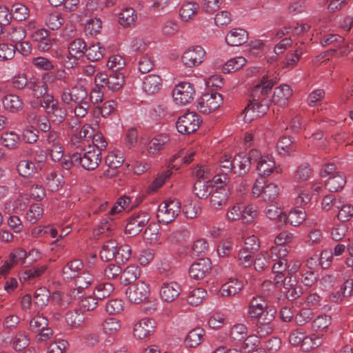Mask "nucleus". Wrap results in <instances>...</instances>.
<instances>
[{
    "instance_id": "8fccbe9b",
    "label": "nucleus",
    "mask_w": 353,
    "mask_h": 353,
    "mask_svg": "<svg viewBox=\"0 0 353 353\" xmlns=\"http://www.w3.org/2000/svg\"><path fill=\"white\" fill-rule=\"evenodd\" d=\"M1 141L5 147L9 149H15L20 143V138L14 132H6L1 136Z\"/></svg>"
},
{
    "instance_id": "ea45409f",
    "label": "nucleus",
    "mask_w": 353,
    "mask_h": 353,
    "mask_svg": "<svg viewBox=\"0 0 353 353\" xmlns=\"http://www.w3.org/2000/svg\"><path fill=\"white\" fill-rule=\"evenodd\" d=\"M204 333V330L200 327L190 330L185 339L186 345L190 347H195L199 345L202 341Z\"/></svg>"
},
{
    "instance_id": "864d4df0",
    "label": "nucleus",
    "mask_w": 353,
    "mask_h": 353,
    "mask_svg": "<svg viewBox=\"0 0 353 353\" xmlns=\"http://www.w3.org/2000/svg\"><path fill=\"white\" fill-rule=\"evenodd\" d=\"M150 219L149 214L146 212L138 214L134 212V233H140L143 227L146 225Z\"/></svg>"
},
{
    "instance_id": "2eb2a0df",
    "label": "nucleus",
    "mask_w": 353,
    "mask_h": 353,
    "mask_svg": "<svg viewBox=\"0 0 353 353\" xmlns=\"http://www.w3.org/2000/svg\"><path fill=\"white\" fill-rule=\"evenodd\" d=\"M210 269V260L209 259H200L192 264L189 269V275L194 280H201L205 276Z\"/></svg>"
},
{
    "instance_id": "7ed1b4c3",
    "label": "nucleus",
    "mask_w": 353,
    "mask_h": 353,
    "mask_svg": "<svg viewBox=\"0 0 353 353\" xmlns=\"http://www.w3.org/2000/svg\"><path fill=\"white\" fill-rule=\"evenodd\" d=\"M181 203L176 199H169L161 203L158 210L157 218L159 222L168 224L177 217L181 212Z\"/></svg>"
},
{
    "instance_id": "79ce46f5",
    "label": "nucleus",
    "mask_w": 353,
    "mask_h": 353,
    "mask_svg": "<svg viewBox=\"0 0 353 353\" xmlns=\"http://www.w3.org/2000/svg\"><path fill=\"white\" fill-rule=\"evenodd\" d=\"M201 205L199 201H188L183 207V212L186 218L194 219L201 212Z\"/></svg>"
},
{
    "instance_id": "4c0bfd02",
    "label": "nucleus",
    "mask_w": 353,
    "mask_h": 353,
    "mask_svg": "<svg viewBox=\"0 0 353 353\" xmlns=\"http://www.w3.org/2000/svg\"><path fill=\"white\" fill-rule=\"evenodd\" d=\"M243 288L241 281L230 279L221 288V294L223 296H230L238 293Z\"/></svg>"
},
{
    "instance_id": "6e6552de",
    "label": "nucleus",
    "mask_w": 353,
    "mask_h": 353,
    "mask_svg": "<svg viewBox=\"0 0 353 353\" xmlns=\"http://www.w3.org/2000/svg\"><path fill=\"white\" fill-rule=\"evenodd\" d=\"M259 152L256 150H252L250 152V156L239 154L232 158L233 172L238 176L245 174L250 170L251 160H258Z\"/></svg>"
},
{
    "instance_id": "774afa93",
    "label": "nucleus",
    "mask_w": 353,
    "mask_h": 353,
    "mask_svg": "<svg viewBox=\"0 0 353 353\" xmlns=\"http://www.w3.org/2000/svg\"><path fill=\"white\" fill-rule=\"evenodd\" d=\"M279 189L276 184L269 183L264 186L263 189L262 199L265 201H273L278 196Z\"/></svg>"
},
{
    "instance_id": "f257e3e1",
    "label": "nucleus",
    "mask_w": 353,
    "mask_h": 353,
    "mask_svg": "<svg viewBox=\"0 0 353 353\" xmlns=\"http://www.w3.org/2000/svg\"><path fill=\"white\" fill-rule=\"evenodd\" d=\"M71 163L80 165L84 170H95L100 164L102 153L94 146H88L81 152H74L70 157Z\"/></svg>"
},
{
    "instance_id": "680f3d73",
    "label": "nucleus",
    "mask_w": 353,
    "mask_h": 353,
    "mask_svg": "<svg viewBox=\"0 0 353 353\" xmlns=\"http://www.w3.org/2000/svg\"><path fill=\"white\" fill-rule=\"evenodd\" d=\"M39 130L33 126H26L23 130L22 138L23 140L30 144L36 143L39 139Z\"/></svg>"
},
{
    "instance_id": "a878e982",
    "label": "nucleus",
    "mask_w": 353,
    "mask_h": 353,
    "mask_svg": "<svg viewBox=\"0 0 353 353\" xmlns=\"http://www.w3.org/2000/svg\"><path fill=\"white\" fill-rule=\"evenodd\" d=\"M264 299L261 296L253 297L248 307V315L250 319H255L265 310L269 309Z\"/></svg>"
},
{
    "instance_id": "603ef678",
    "label": "nucleus",
    "mask_w": 353,
    "mask_h": 353,
    "mask_svg": "<svg viewBox=\"0 0 353 353\" xmlns=\"http://www.w3.org/2000/svg\"><path fill=\"white\" fill-rule=\"evenodd\" d=\"M207 292L203 288H195L189 292L187 297L188 303L191 305H199L206 296Z\"/></svg>"
},
{
    "instance_id": "5701e85b",
    "label": "nucleus",
    "mask_w": 353,
    "mask_h": 353,
    "mask_svg": "<svg viewBox=\"0 0 353 353\" xmlns=\"http://www.w3.org/2000/svg\"><path fill=\"white\" fill-rule=\"evenodd\" d=\"M294 140L291 137L283 136L277 142V150L283 156H294L297 152V148L294 144Z\"/></svg>"
},
{
    "instance_id": "de8ad7c7",
    "label": "nucleus",
    "mask_w": 353,
    "mask_h": 353,
    "mask_svg": "<svg viewBox=\"0 0 353 353\" xmlns=\"http://www.w3.org/2000/svg\"><path fill=\"white\" fill-rule=\"evenodd\" d=\"M103 51L99 43H92L85 49V54L89 61L94 62L103 57Z\"/></svg>"
},
{
    "instance_id": "b1692460",
    "label": "nucleus",
    "mask_w": 353,
    "mask_h": 353,
    "mask_svg": "<svg viewBox=\"0 0 353 353\" xmlns=\"http://www.w3.org/2000/svg\"><path fill=\"white\" fill-rule=\"evenodd\" d=\"M292 95V90L289 85L286 84L281 85L274 89L272 103L283 106L285 105Z\"/></svg>"
},
{
    "instance_id": "f704fd0d",
    "label": "nucleus",
    "mask_w": 353,
    "mask_h": 353,
    "mask_svg": "<svg viewBox=\"0 0 353 353\" xmlns=\"http://www.w3.org/2000/svg\"><path fill=\"white\" fill-rule=\"evenodd\" d=\"M83 263L78 259L68 262L63 268V275L66 279L76 278L83 268Z\"/></svg>"
},
{
    "instance_id": "423d86ee",
    "label": "nucleus",
    "mask_w": 353,
    "mask_h": 353,
    "mask_svg": "<svg viewBox=\"0 0 353 353\" xmlns=\"http://www.w3.org/2000/svg\"><path fill=\"white\" fill-rule=\"evenodd\" d=\"M201 123L200 117L195 112H186L179 117L176 128L181 134H188L195 132Z\"/></svg>"
},
{
    "instance_id": "f3484780",
    "label": "nucleus",
    "mask_w": 353,
    "mask_h": 353,
    "mask_svg": "<svg viewBox=\"0 0 353 353\" xmlns=\"http://www.w3.org/2000/svg\"><path fill=\"white\" fill-rule=\"evenodd\" d=\"M320 43L323 46H332L331 52H336L337 49H339L340 54H343L350 50L348 47H345L343 45L344 39L339 34L325 35L321 39Z\"/></svg>"
},
{
    "instance_id": "f8f14e48",
    "label": "nucleus",
    "mask_w": 353,
    "mask_h": 353,
    "mask_svg": "<svg viewBox=\"0 0 353 353\" xmlns=\"http://www.w3.org/2000/svg\"><path fill=\"white\" fill-rule=\"evenodd\" d=\"M205 52L199 46L187 49L181 57L183 65L188 68H192L201 64L204 59Z\"/></svg>"
},
{
    "instance_id": "393cba45",
    "label": "nucleus",
    "mask_w": 353,
    "mask_h": 353,
    "mask_svg": "<svg viewBox=\"0 0 353 353\" xmlns=\"http://www.w3.org/2000/svg\"><path fill=\"white\" fill-rule=\"evenodd\" d=\"M3 108L11 113H17L22 110L23 107V100L16 94H7L2 99Z\"/></svg>"
},
{
    "instance_id": "338daca9",
    "label": "nucleus",
    "mask_w": 353,
    "mask_h": 353,
    "mask_svg": "<svg viewBox=\"0 0 353 353\" xmlns=\"http://www.w3.org/2000/svg\"><path fill=\"white\" fill-rule=\"evenodd\" d=\"M149 117L154 121L164 118L168 114L167 108L163 105H157L148 108Z\"/></svg>"
},
{
    "instance_id": "dca6fc26",
    "label": "nucleus",
    "mask_w": 353,
    "mask_h": 353,
    "mask_svg": "<svg viewBox=\"0 0 353 353\" xmlns=\"http://www.w3.org/2000/svg\"><path fill=\"white\" fill-rule=\"evenodd\" d=\"M230 192L224 187L214 188L210 194V205L214 209H221L226 205Z\"/></svg>"
},
{
    "instance_id": "9b49d317",
    "label": "nucleus",
    "mask_w": 353,
    "mask_h": 353,
    "mask_svg": "<svg viewBox=\"0 0 353 353\" xmlns=\"http://www.w3.org/2000/svg\"><path fill=\"white\" fill-rule=\"evenodd\" d=\"M293 234L288 231L280 232L275 238V246L271 248V256L273 261L278 259L279 256H285L288 252L285 244L292 241Z\"/></svg>"
},
{
    "instance_id": "c9c22d12",
    "label": "nucleus",
    "mask_w": 353,
    "mask_h": 353,
    "mask_svg": "<svg viewBox=\"0 0 353 353\" xmlns=\"http://www.w3.org/2000/svg\"><path fill=\"white\" fill-rule=\"evenodd\" d=\"M275 83V81L272 79H268V77L263 76L259 83L254 86L252 90V96L254 97L259 94L262 96L267 94L271 90Z\"/></svg>"
},
{
    "instance_id": "cd10ccee",
    "label": "nucleus",
    "mask_w": 353,
    "mask_h": 353,
    "mask_svg": "<svg viewBox=\"0 0 353 353\" xmlns=\"http://www.w3.org/2000/svg\"><path fill=\"white\" fill-rule=\"evenodd\" d=\"M346 183L344 173L336 172V174L330 176L325 182V188L330 192H337L342 189Z\"/></svg>"
},
{
    "instance_id": "72a5a7b5",
    "label": "nucleus",
    "mask_w": 353,
    "mask_h": 353,
    "mask_svg": "<svg viewBox=\"0 0 353 353\" xmlns=\"http://www.w3.org/2000/svg\"><path fill=\"white\" fill-rule=\"evenodd\" d=\"M306 213L303 209H294L288 214H284L283 221L292 226H298L305 219Z\"/></svg>"
},
{
    "instance_id": "69168bd1",
    "label": "nucleus",
    "mask_w": 353,
    "mask_h": 353,
    "mask_svg": "<svg viewBox=\"0 0 353 353\" xmlns=\"http://www.w3.org/2000/svg\"><path fill=\"white\" fill-rule=\"evenodd\" d=\"M103 330L107 334H114L121 328L120 321L113 317L106 319L102 324Z\"/></svg>"
},
{
    "instance_id": "c03bdc74",
    "label": "nucleus",
    "mask_w": 353,
    "mask_h": 353,
    "mask_svg": "<svg viewBox=\"0 0 353 353\" xmlns=\"http://www.w3.org/2000/svg\"><path fill=\"white\" fill-rule=\"evenodd\" d=\"M62 14L57 11L49 13L46 17V25L52 30L59 29L63 24Z\"/></svg>"
},
{
    "instance_id": "5fc2aeb1",
    "label": "nucleus",
    "mask_w": 353,
    "mask_h": 353,
    "mask_svg": "<svg viewBox=\"0 0 353 353\" xmlns=\"http://www.w3.org/2000/svg\"><path fill=\"white\" fill-rule=\"evenodd\" d=\"M276 310L274 308H269L265 310V312L261 314L255 319L252 323H257L261 325H273L272 322L275 319Z\"/></svg>"
},
{
    "instance_id": "39448f33",
    "label": "nucleus",
    "mask_w": 353,
    "mask_h": 353,
    "mask_svg": "<svg viewBox=\"0 0 353 353\" xmlns=\"http://www.w3.org/2000/svg\"><path fill=\"white\" fill-rule=\"evenodd\" d=\"M29 329L37 334V342L46 341L52 336V330L48 327V320L42 315H37L31 319Z\"/></svg>"
},
{
    "instance_id": "09e8293b",
    "label": "nucleus",
    "mask_w": 353,
    "mask_h": 353,
    "mask_svg": "<svg viewBox=\"0 0 353 353\" xmlns=\"http://www.w3.org/2000/svg\"><path fill=\"white\" fill-rule=\"evenodd\" d=\"M43 214V209L41 204L35 203L30 206L26 212V220L31 224H34L39 220Z\"/></svg>"
},
{
    "instance_id": "e433bc0d",
    "label": "nucleus",
    "mask_w": 353,
    "mask_h": 353,
    "mask_svg": "<svg viewBox=\"0 0 353 353\" xmlns=\"http://www.w3.org/2000/svg\"><path fill=\"white\" fill-rule=\"evenodd\" d=\"M86 44L82 39H75L70 42L68 46V53L70 56L79 59L85 54Z\"/></svg>"
},
{
    "instance_id": "a18cd8bd",
    "label": "nucleus",
    "mask_w": 353,
    "mask_h": 353,
    "mask_svg": "<svg viewBox=\"0 0 353 353\" xmlns=\"http://www.w3.org/2000/svg\"><path fill=\"white\" fill-rule=\"evenodd\" d=\"M30 344L28 334L24 331L19 332L12 339V347L15 351H22Z\"/></svg>"
},
{
    "instance_id": "bb28decb",
    "label": "nucleus",
    "mask_w": 353,
    "mask_h": 353,
    "mask_svg": "<svg viewBox=\"0 0 353 353\" xmlns=\"http://www.w3.org/2000/svg\"><path fill=\"white\" fill-rule=\"evenodd\" d=\"M219 172L223 175V179L219 177L216 181L226 184L228 181L227 175L233 172L232 157L229 154H224L219 161Z\"/></svg>"
},
{
    "instance_id": "0eeeda50",
    "label": "nucleus",
    "mask_w": 353,
    "mask_h": 353,
    "mask_svg": "<svg viewBox=\"0 0 353 353\" xmlns=\"http://www.w3.org/2000/svg\"><path fill=\"white\" fill-rule=\"evenodd\" d=\"M92 127L88 124L83 125L79 132L71 135L70 144L77 152H81L85 148L91 146L90 137L92 136Z\"/></svg>"
},
{
    "instance_id": "4d7b16f0",
    "label": "nucleus",
    "mask_w": 353,
    "mask_h": 353,
    "mask_svg": "<svg viewBox=\"0 0 353 353\" xmlns=\"http://www.w3.org/2000/svg\"><path fill=\"white\" fill-rule=\"evenodd\" d=\"M50 293L46 288H41L36 290L34 295V304L38 307H43L49 301Z\"/></svg>"
},
{
    "instance_id": "c756f323",
    "label": "nucleus",
    "mask_w": 353,
    "mask_h": 353,
    "mask_svg": "<svg viewBox=\"0 0 353 353\" xmlns=\"http://www.w3.org/2000/svg\"><path fill=\"white\" fill-rule=\"evenodd\" d=\"M52 108L48 110L47 114L53 123L60 124L63 123L68 114L65 107L57 103L56 105H52Z\"/></svg>"
},
{
    "instance_id": "4be33fe9",
    "label": "nucleus",
    "mask_w": 353,
    "mask_h": 353,
    "mask_svg": "<svg viewBox=\"0 0 353 353\" xmlns=\"http://www.w3.org/2000/svg\"><path fill=\"white\" fill-rule=\"evenodd\" d=\"M282 292L290 301L296 299L303 294L302 288L296 285L295 279L292 280L291 278H285L284 279Z\"/></svg>"
},
{
    "instance_id": "473e14b6",
    "label": "nucleus",
    "mask_w": 353,
    "mask_h": 353,
    "mask_svg": "<svg viewBox=\"0 0 353 353\" xmlns=\"http://www.w3.org/2000/svg\"><path fill=\"white\" fill-rule=\"evenodd\" d=\"M150 293L149 285L143 281L134 283V303L139 304L146 300Z\"/></svg>"
},
{
    "instance_id": "7c9ffc66",
    "label": "nucleus",
    "mask_w": 353,
    "mask_h": 353,
    "mask_svg": "<svg viewBox=\"0 0 353 353\" xmlns=\"http://www.w3.org/2000/svg\"><path fill=\"white\" fill-rule=\"evenodd\" d=\"M248 329L245 325L242 323H238L234 325L230 333V336L231 340L233 341H241L244 339L245 341L243 342L242 345L243 349H246L248 347V343L246 342L248 341Z\"/></svg>"
},
{
    "instance_id": "2f4dec72",
    "label": "nucleus",
    "mask_w": 353,
    "mask_h": 353,
    "mask_svg": "<svg viewBox=\"0 0 353 353\" xmlns=\"http://www.w3.org/2000/svg\"><path fill=\"white\" fill-rule=\"evenodd\" d=\"M199 9L198 3L193 1H186L181 4L179 15L182 21L192 20Z\"/></svg>"
},
{
    "instance_id": "4468645a",
    "label": "nucleus",
    "mask_w": 353,
    "mask_h": 353,
    "mask_svg": "<svg viewBox=\"0 0 353 353\" xmlns=\"http://www.w3.org/2000/svg\"><path fill=\"white\" fill-rule=\"evenodd\" d=\"M256 169L259 174L261 176H269L272 172L280 174L282 172V168L278 165L276 166L274 158L272 155L261 156L259 154Z\"/></svg>"
},
{
    "instance_id": "6ab92c4d",
    "label": "nucleus",
    "mask_w": 353,
    "mask_h": 353,
    "mask_svg": "<svg viewBox=\"0 0 353 353\" xmlns=\"http://www.w3.org/2000/svg\"><path fill=\"white\" fill-rule=\"evenodd\" d=\"M181 292V287L176 282L163 283L160 288L159 295L161 299L165 302H172Z\"/></svg>"
},
{
    "instance_id": "e2e57ef3",
    "label": "nucleus",
    "mask_w": 353,
    "mask_h": 353,
    "mask_svg": "<svg viewBox=\"0 0 353 353\" xmlns=\"http://www.w3.org/2000/svg\"><path fill=\"white\" fill-rule=\"evenodd\" d=\"M26 36V30L22 27L12 28L7 34L8 39L15 45L22 41Z\"/></svg>"
},
{
    "instance_id": "bf43d9fd",
    "label": "nucleus",
    "mask_w": 353,
    "mask_h": 353,
    "mask_svg": "<svg viewBox=\"0 0 353 353\" xmlns=\"http://www.w3.org/2000/svg\"><path fill=\"white\" fill-rule=\"evenodd\" d=\"M93 281V275L88 271H83L75 278V286L80 289H85Z\"/></svg>"
},
{
    "instance_id": "3c124183",
    "label": "nucleus",
    "mask_w": 353,
    "mask_h": 353,
    "mask_svg": "<svg viewBox=\"0 0 353 353\" xmlns=\"http://www.w3.org/2000/svg\"><path fill=\"white\" fill-rule=\"evenodd\" d=\"M270 261H274L271 256V250L270 252H262L255 259L254 268L256 271H262L268 266Z\"/></svg>"
},
{
    "instance_id": "1a4fd4ad",
    "label": "nucleus",
    "mask_w": 353,
    "mask_h": 353,
    "mask_svg": "<svg viewBox=\"0 0 353 353\" xmlns=\"http://www.w3.org/2000/svg\"><path fill=\"white\" fill-rule=\"evenodd\" d=\"M223 102L222 95L218 92L205 93L199 99L197 110L205 114H208L216 110Z\"/></svg>"
},
{
    "instance_id": "49530a36",
    "label": "nucleus",
    "mask_w": 353,
    "mask_h": 353,
    "mask_svg": "<svg viewBox=\"0 0 353 353\" xmlns=\"http://www.w3.org/2000/svg\"><path fill=\"white\" fill-rule=\"evenodd\" d=\"M322 343L321 337L316 335H306L305 334L302 343L300 345L301 348L304 352H309L312 349L319 347Z\"/></svg>"
},
{
    "instance_id": "c85d7f7f",
    "label": "nucleus",
    "mask_w": 353,
    "mask_h": 353,
    "mask_svg": "<svg viewBox=\"0 0 353 353\" xmlns=\"http://www.w3.org/2000/svg\"><path fill=\"white\" fill-rule=\"evenodd\" d=\"M214 187L210 180H196L193 187V192L199 199H205L210 195Z\"/></svg>"
},
{
    "instance_id": "a19ab883",
    "label": "nucleus",
    "mask_w": 353,
    "mask_h": 353,
    "mask_svg": "<svg viewBox=\"0 0 353 353\" xmlns=\"http://www.w3.org/2000/svg\"><path fill=\"white\" fill-rule=\"evenodd\" d=\"M117 243L115 241L110 239L106 241L102 246L100 252L103 261H108L116 257Z\"/></svg>"
},
{
    "instance_id": "37998d69",
    "label": "nucleus",
    "mask_w": 353,
    "mask_h": 353,
    "mask_svg": "<svg viewBox=\"0 0 353 353\" xmlns=\"http://www.w3.org/2000/svg\"><path fill=\"white\" fill-rule=\"evenodd\" d=\"M246 63V59L243 57H236L228 60L222 67V72L229 74L240 70Z\"/></svg>"
},
{
    "instance_id": "6e6d98bb",
    "label": "nucleus",
    "mask_w": 353,
    "mask_h": 353,
    "mask_svg": "<svg viewBox=\"0 0 353 353\" xmlns=\"http://www.w3.org/2000/svg\"><path fill=\"white\" fill-rule=\"evenodd\" d=\"M65 321L70 326L78 327L83 322L84 316L78 310H70L65 314Z\"/></svg>"
},
{
    "instance_id": "0e129e2a",
    "label": "nucleus",
    "mask_w": 353,
    "mask_h": 353,
    "mask_svg": "<svg viewBox=\"0 0 353 353\" xmlns=\"http://www.w3.org/2000/svg\"><path fill=\"white\" fill-rule=\"evenodd\" d=\"M95 289V296L99 300L108 297L114 291L113 285L110 283H99Z\"/></svg>"
},
{
    "instance_id": "412c9836",
    "label": "nucleus",
    "mask_w": 353,
    "mask_h": 353,
    "mask_svg": "<svg viewBox=\"0 0 353 353\" xmlns=\"http://www.w3.org/2000/svg\"><path fill=\"white\" fill-rule=\"evenodd\" d=\"M248 34L245 30L234 28L225 37V41L230 46H239L247 42Z\"/></svg>"
},
{
    "instance_id": "aec40b11",
    "label": "nucleus",
    "mask_w": 353,
    "mask_h": 353,
    "mask_svg": "<svg viewBox=\"0 0 353 353\" xmlns=\"http://www.w3.org/2000/svg\"><path fill=\"white\" fill-rule=\"evenodd\" d=\"M161 85V79L157 74H148L143 79L142 90L147 94L157 93L160 90Z\"/></svg>"
},
{
    "instance_id": "9d476101",
    "label": "nucleus",
    "mask_w": 353,
    "mask_h": 353,
    "mask_svg": "<svg viewBox=\"0 0 353 353\" xmlns=\"http://www.w3.org/2000/svg\"><path fill=\"white\" fill-rule=\"evenodd\" d=\"M194 94V85L185 81L178 83L172 90L174 101L180 105H185L192 101Z\"/></svg>"
},
{
    "instance_id": "052dcab7",
    "label": "nucleus",
    "mask_w": 353,
    "mask_h": 353,
    "mask_svg": "<svg viewBox=\"0 0 353 353\" xmlns=\"http://www.w3.org/2000/svg\"><path fill=\"white\" fill-rule=\"evenodd\" d=\"M311 168L308 163H303L298 166L295 171L294 179L297 182H303L309 179Z\"/></svg>"
},
{
    "instance_id": "f03ea898",
    "label": "nucleus",
    "mask_w": 353,
    "mask_h": 353,
    "mask_svg": "<svg viewBox=\"0 0 353 353\" xmlns=\"http://www.w3.org/2000/svg\"><path fill=\"white\" fill-rule=\"evenodd\" d=\"M124 82V75L121 72H110V74L99 72L94 78L95 85L107 88L112 92L119 90Z\"/></svg>"
},
{
    "instance_id": "58836bf2",
    "label": "nucleus",
    "mask_w": 353,
    "mask_h": 353,
    "mask_svg": "<svg viewBox=\"0 0 353 353\" xmlns=\"http://www.w3.org/2000/svg\"><path fill=\"white\" fill-rule=\"evenodd\" d=\"M46 185L49 190L55 192L59 190L63 183V176L56 171H50L46 174Z\"/></svg>"
},
{
    "instance_id": "a211bd4d",
    "label": "nucleus",
    "mask_w": 353,
    "mask_h": 353,
    "mask_svg": "<svg viewBox=\"0 0 353 353\" xmlns=\"http://www.w3.org/2000/svg\"><path fill=\"white\" fill-rule=\"evenodd\" d=\"M156 322L150 318L141 319L134 326V336L138 339H143L154 332Z\"/></svg>"
},
{
    "instance_id": "20e7f679",
    "label": "nucleus",
    "mask_w": 353,
    "mask_h": 353,
    "mask_svg": "<svg viewBox=\"0 0 353 353\" xmlns=\"http://www.w3.org/2000/svg\"><path fill=\"white\" fill-rule=\"evenodd\" d=\"M170 141V137L167 133H160L152 138L142 137L138 143L141 148L146 147L148 152L150 154H156L164 149Z\"/></svg>"
},
{
    "instance_id": "13d9d810",
    "label": "nucleus",
    "mask_w": 353,
    "mask_h": 353,
    "mask_svg": "<svg viewBox=\"0 0 353 353\" xmlns=\"http://www.w3.org/2000/svg\"><path fill=\"white\" fill-rule=\"evenodd\" d=\"M114 228V222L112 218H105L103 219L94 230L95 236H100L101 234L109 233L113 230Z\"/></svg>"
},
{
    "instance_id": "ddd939ff",
    "label": "nucleus",
    "mask_w": 353,
    "mask_h": 353,
    "mask_svg": "<svg viewBox=\"0 0 353 353\" xmlns=\"http://www.w3.org/2000/svg\"><path fill=\"white\" fill-rule=\"evenodd\" d=\"M269 109L268 101L262 99L261 101L253 99L245 108V119L251 121L254 117H259L263 115Z\"/></svg>"
}]
</instances>
